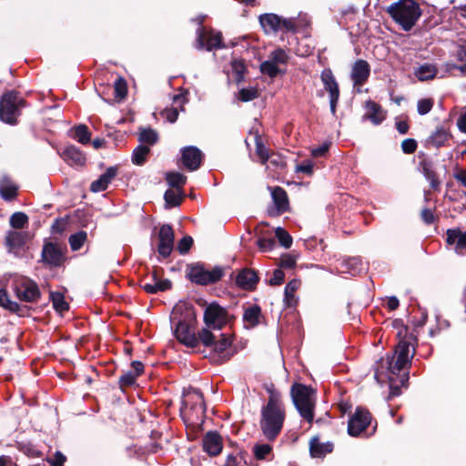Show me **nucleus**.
Returning a JSON list of instances; mask_svg holds the SVG:
<instances>
[{
  "label": "nucleus",
  "instance_id": "nucleus-49",
  "mask_svg": "<svg viewBox=\"0 0 466 466\" xmlns=\"http://www.w3.org/2000/svg\"><path fill=\"white\" fill-rule=\"evenodd\" d=\"M258 96V90L254 87L242 88L238 92V99L243 102L251 101Z\"/></svg>",
  "mask_w": 466,
  "mask_h": 466
},
{
  "label": "nucleus",
  "instance_id": "nucleus-15",
  "mask_svg": "<svg viewBox=\"0 0 466 466\" xmlns=\"http://www.w3.org/2000/svg\"><path fill=\"white\" fill-rule=\"evenodd\" d=\"M371 420L370 413L368 410L358 409L350 417L348 423V432L351 436H358L364 431Z\"/></svg>",
  "mask_w": 466,
  "mask_h": 466
},
{
  "label": "nucleus",
  "instance_id": "nucleus-54",
  "mask_svg": "<svg viewBox=\"0 0 466 466\" xmlns=\"http://www.w3.org/2000/svg\"><path fill=\"white\" fill-rule=\"evenodd\" d=\"M258 246L261 251H269L275 247V240L273 238H259Z\"/></svg>",
  "mask_w": 466,
  "mask_h": 466
},
{
  "label": "nucleus",
  "instance_id": "nucleus-32",
  "mask_svg": "<svg viewBox=\"0 0 466 466\" xmlns=\"http://www.w3.org/2000/svg\"><path fill=\"white\" fill-rule=\"evenodd\" d=\"M451 133L443 127L437 128L429 137L428 143L435 147H441L446 145L451 139Z\"/></svg>",
  "mask_w": 466,
  "mask_h": 466
},
{
  "label": "nucleus",
  "instance_id": "nucleus-58",
  "mask_svg": "<svg viewBox=\"0 0 466 466\" xmlns=\"http://www.w3.org/2000/svg\"><path fill=\"white\" fill-rule=\"evenodd\" d=\"M66 461V456L60 451H56L53 459H47L51 466H63Z\"/></svg>",
  "mask_w": 466,
  "mask_h": 466
},
{
  "label": "nucleus",
  "instance_id": "nucleus-24",
  "mask_svg": "<svg viewBox=\"0 0 466 466\" xmlns=\"http://www.w3.org/2000/svg\"><path fill=\"white\" fill-rule=\"evenodd\" d=\"M420 169L426 179L430 182L431 188L437 189L441 182L435 170L434 162L430 158L423 157L420 161Z\"/></svg>",
  "mask_w": 466,
  "mask_h": 466
},
{
  "label": "nucleus",
  "instance_id": "nucleus-1",
  "mask_svg": "<svg viewBox=\"0 0 466 466\" xmlns=\"http://www.w3.org/2000/svg\"><path fill=\"white\" fill-rule=\"evenodd\" d=\"M286 418L285 407L281 401L280 394L269 391L268 403L261 409L259 421L262 433L268 440H274L281 431Z\"/></svg>",
  "mask_w": 466,
  "mask_h": 466
},
{
  "label": "nucleus",
  "instance_id": "nucleus-59",
  "mask_svg": "<svg viewBox=\"0 0 466 466\" xmlns=\"http://www.w3.org/2000/svg\"><path fill=\"white\" fill-rule=\"evenodd\" d=\"M458 56L461 64L457 68L466 75V47L459 52Z\"/></svg>",
  "mask_w": 466,
  "mask_h": 466
},
{
  "label": "nucleus",
  "instance_id": "nucleus-31",
  "mask_svg": "<svg viewBox=\"0 0 466 466\" xmlns=\"http://www.w3.org/2000/svg\"><path fill=\"white\" fill-rule=\"evenodd\" d=\"M309 450L312 457L320 458L331 452L332 444L321 443L318 438H312L309 442Z\"/></svg>",
  "mask_w": 466,
  "mask_h": 466
},
{
  "label": "nucleus",
  "instance_id": "nucleus-36",
  "mask_svg": "<svg viewBox=\"0 0 466 466\" xmlns=\"http://www.w3.org/2000/svg\"><path fill=\"white\" fill-rule=\"evenodd\" d=\"M50 296H51L53 307L55 308V309L57 312L63 313V312L68 310V309H69L68 303L65 300V297L62 293L52 292Z\"/></svg>",
  "mask_w": 466,
  "mask_h": 466
},
{
  "label": "nucleus",
  "instance_id": "nucleus-41",
  "mask_svg": "<svg viewBox=\"0 0 466 466\" xmlns=\"http://www.w3.org/2000/svg\"><path fill=\"white\" fill-rule=\"evenodd\" d=\"M164 198L167 204L173 207L178 206L182 200V191L180 189H168L165 192Z\"/></svg>",
  "mask_w": 466,
  "mask_h": 466
},
{
  "label": "nucleus",
  "instance_id": "nucleus-57",
  "mask_svg": "<svg viewBox=\"0 0 466 466\" xmlns=\"http://www.w3.org/2000/svg\"><path fill=\"white\" fill-rule=\"evenodd\" d=\"M285 279V273L281 269H275L272 278L269 279V284L272 286L280 285Z\"/></svg>",
  "mask_w": 466,
  "mask_h": 466
},
{
  "label": "nucleus",
  "instance_id": "nucleus-21",
  "mask_svg": "<svg viewBox=\"0 0 466 466\" xmlns=\"http://www.w3.org/2000/svg\"><path fill=\"white\" fill-rule=\"evenodd\" d=\"M370 67L367 61L357 60L352 66L351 79L355 86H362L369 78Z\"/></svg>",
  "mask_w": 466,
  "mask_h": 466
},
{
  "label": "nucleus",
  "instance_id": "nucleus-61",
  "mask_svg": "<svg viewBox=\"0 0 466 466\" xmlns=\"http://www.w3.org/2000/svg\"><path fill=\"white\" fill-rule=\"evenodd\" d=\"M156 285H157V292L167 290V289H171V286H172L171 281L168 279L157 280Z\"/></svg>",
  "mask_w": 466,
  "mask_h": 466
},
{
  "label": "nucleus",
  "instance_id": "nucleus-7",
  "mask_svg": "<svg viewBox=\"0 0 466 466\" xmlns=\"http://www.w3.org/2000/svg\"><path fill=\"white\" fill-rule=\"evenodd\" d=\"M224 275L220 267H215L208 270L202 264H192L187 266V277L188 279L198 285H208L218 281Z\"/></svg>",
  "mask_w": 466,
  "mask_h": 466
},
{
  "label": "nucleus",
  "instance_id": "nucleus-23",
  "mask_svg": "<svg viewBox=\"0 0 466 466\" xmlns=\"http://www.w3.org/2000/svg\"><path fill=\"white\" fill-rule=\"evenodd\" d=\"M223 448L221 436L215 432L209 431L203 438V449L210 456L218 455Z\"/></svg>",
  "mask_w": 466,
  "mask_h": 466
},
{
  "label": "nucleus",
  "instance_id": "nucleus-11",
  "mask_svg": "<svg viewBox=\"0 0 466 466\" xmlns=\"http://www.w3.org/2000/svg\"><path fill=\"white\" fill-rule=\"evenodd\" d=\"M226 309L218 304L212 303L207 307L204 312L206 329H220L228 323Z\"/></svg>",
  "mask_w": 466,
  "mask_h": 466
},
{
  "label": "nucleus",
  "instance_id": "nucleus-48",
  "mask_svg": "<svg viewBox=\"0 0 466 466\" xmlns=\"http://www.w3.org/2000/svg\"><path fill=\"white\" fill-rule=\"evenodd\" d=\"M434 101L432 98L420 99L417 103V110L420 115L428 114L433 107Z\"/></svg>",
  "mask_w": 466,
  "mask_h": 466
},
{
  "label": "nucleus",
  "instance_id": "nucleus-29",
  "mask_svg": "<svg viewBox=\"0 0 466 466\" xmlns=\"http://www.w3.org/2000/svg\"><path fill=\"white\" fill-rule=\"evenodd\" d=\"M62 157L70 165L83 166L86 162L85 155L74 146L66 147Z\"/></svg>",
  "mask_w": 466,
  "mask_h": 466
},
{
  "label": "nucleus",
  "instance_id": "nucleus-38",
  "mask_svg": "<svg viewBox=\"0 0 466 466\" xmlns=\"http://www.w3.org/2000/svg\"><path fill=\"white\" fill-rule=\"evenodd\" d=\"M0 307L14 313L18 312L20 309L19 304L10 300L6 291L4 289H0Z\"/></svg>",
  "mask_w": 466,
  "mask_h": 466
},
{
  "label": "nucleus",
  "instance_id": "nucleus-63",
  "mask_svg": "<svg viewBox=\"0 0 466 466\" xmlns=\"http://www.w3.org/2000/svg\"><path fill=\"white\" fill-rule=\"evenodd\" d=\"M329 150V145L324 144L320 146L319 147L314 148L311 150V154L315 157H322L324 156Z\"/></svg>",
  "mask_w": 466,
  "mask_h": 466
},
{
  "label": "nucleus",
  "instance_id": "nucleus-3",
  "mask_svg": "<svg viewBox=\"0 0 466 466\" xmlns=\"http://www.w3.org/2000/svg\"><path fill=\"white\" fill-rule=\"evenodd\" d=\"M290 395L300 416L309 423H312L316 404L315 390L310 387L296 383L291 387Z\"/></svg>",
  "mask_w": 466,
  "mask_h": 466
},
{
  "label": "nucleus",
  "instance_id": "nucleus-60",
  "mask_svg": "<svg viewBox=\"0 0 466 466\" xmlns=\"http://www.w3.org/2000/svg\"><path fill=\"white\" fill-rule=\"evenodd\" d=\"M295 264V258L289 255H286L281 258L280 265L284 268H293Z\"/></svg>",
  "mask_w": 466,
  "mask_h": 466
},
{
  "label": "nucleus",
  "instance_id": "nucleus-55",
  "mask_svg": "<svg viewBox=\"0 0 466 466\" xmlns=\"http://www.w3.org/2000/svg\"><path fill=\"white\" fill-rule=\"evenodd\" d=\"M313 167H314L313 162L310 160H307V161H304L301 164L298 165L296 167V171L305 173L309 176H311L313 174Z\"/></svg>",
  "mask_w": 466,
  "mask_h": 466
},
{
  "label": "nucleus",
  "instance_id": "nucleus-34",
  "mask_svg": "<svg viewBox=\"0 0 466 466\" xmlns=\"http://www.w3.org/2000/svg\"><path fill=\"white\" fill-rule=\"evenodd\" d=\"M260 317V309L258 306L248 308L243 315V319L246 327L254 328L258 325Z\"/></svg>",
  "mask_w": 466,
  "mask_h": 466
},
{
  "label": "nucleus",
  "instance_id": "nucleus-44",
  "mask_svg": "<svg viewBox=\"0 0 466 466\" xmlns=\"http://www.w3.org/2000/svg\"><path fill=\"white\" fill-rule=\"evenodd\" d=\"M300 286V282L297 279L290 280L285 288V299L288 304H292L294 301L295 293Z\"/></svg>",
  "mask_w": 466,
  "mask_h": 466
},
{
  "label": "nucleus",
  "instance_id": "nucleus-9",
  "mask_svg": "<svg viewBox=\"0 0 466 466\" xmlns=\"http://www.w3.org/2000/svg\"><path fill=\"white\" fill-rule=\"evenodd\" d=\"M199 339L202 345L212 349L218 354L226 356L227 350L231 347L232 339L230 335L219 334L216 336L208 329H201L199 330Z\"/></svg>",
  "mask_w": 466,
  "mask_h": 466
},
{
  "label": "nucleus",
  "instance_id": "nucleus-4",
  "mask_svg": "<svg viewBox=\"0 0 466 466\" xmlns=\"http://www.w3.org/2000/svg\"><path fill=\"white\" fill-rule=\"evenodd\" d=\"M415 354L414 346L411 344L410 339H400L396 346L393 357L387 358L386 363L388 370L391 374H397L401 370L405 369L411 362V359Z\"/></svg>",
  "mask_w": 466,
  "mask_h": 466
},
{
  "label": "nucleus",
  "instance_id": "nucleus-37",
  "mask_svg": "<svg viewBox=\"0 0 466 466\" xmlns=\"http://www.w3.org/2000/svg\"><path fill=\"white\" fill-rule=\"evenodd\" d=\"M436 67L429 64L420 66L416 71L417 77L422 81L432 79L436 76Z\"/></svg>",
  "mask_w": 466,
  "mask_h": 466
},
{
  "label": "nucleus",
  "instance_id": "nucleus-14",
  "mask_svg": "<svg viewBox=\"0 0 466 466\" xmlns=\"http://www.w3.org/2000/svg\"><path fill=\"white\" fill-rule=\"evenodd\" d=\"M15 292L20 300L25 302H35L41 296L38 286L34 281L27 279H22L16 281Z\"/></svg>",
  "mask_w": 466,
  "mask_h": 466
},
{
  "label": "nucleus",
  "instance_id": "nucleus-19",
  "mask_svg": "<svg viewBox=\"0 0 466 466\" xmlns=\"http://www.w3.org/2000/svg\"><path fill=\"white\" fill-rule=\"evenodd\" d=\"M181 159L187 169L196 170L200 167L202 153L195 147H186L181 150Z\"/></svg>",
  "mask_w": 466,
  "mask_h": 466
},
{
  "label": "nucleus",
  "instance_id": "nucleus-52",
  "mask_svg": "<svg viewBox=\"0 0 466 466\" xmlns=\"http://www.w3.org/2000/svg\"><path fill=\"white\" fill-rule=\"evenodd\" d=\"M256 152L261 161L264 163L268 158V153L265 146L262 144L260 138L258 137H256Z\"/></svg>",
  "mask_w": 466,
  "mask_h": 466
},
{
  "label": "nucleus",
  "instance_id": "nucleus-26",
  "mask_svg": "<svg viewBox=\"0 0 466 466\" xmlns=\"http://www.w3.org/2000/svg\"><path fill=\"white\" fill-rule=\"evenodd\" d=\"M366 113L364 117L370 120L374 125H380L386 117V112L382 107L373 101L366 102Z\"/></svg>",
  "mask_w": 466,
  "mask_h": 466
},
{
  "label": "nucleus",
  "instance_id": "nucleus-47",
  "mask_svg": "<svg viewBox=\"0 0 466 466\" xmlns=\"http://www.w3.org/2000/svg\"><path fill=\"white\" fill-rule=\"evenodd\" d=\"M114 89L116 97L124 98L127 94L126 80L123 77H118L114 84Z\"/></svg>",
  "mask_w": 466,
  "mask_h": 466
},
{
  "label": "nucleus",
  "instance_id": "nucleus-51",
  "mask_svg": "<svg viewBox=\"0 0 466 466\" xmlns=\"http://www.w3.org/2000/svg\"><path fill=\"white\" fill-rule=\"evenodd\" d=\"M137 375L133 371L128 370L123 374L119 379V384L121 387H128L133 385L137 380Z\"/></svg>",
  "mask_w": 466,
  "mask_h": 466
},
{
  "label": "nucleus",
  "instance_id": "nucleus-50",
  "mask_svg": "<svg viewBox=\"0 0 466 466\" xmlns=\"http://www.w3.org/2000/svg\"><path fill=\"white\" fill-rule=\"evenodd\" d=\"M271 446L268 444H258L254 446L253 451L258 460H264L271 452Z\"/></svg>",
  "mask_w": 466,
  "mask_h": 466
},
{
  "label": "nucleus",
  "instance_id": "nucleus-28",
  "mask_svg": "<svg viewBox=\"0 0 466 466\" xmlns=\"http://www.w3.org/2000/svg\"><path fill=\"white\" fill-rule=\"evenodd\" d=\"M258 279L257 273L252 269H243L240 271L236 279L237 284L245 289H252L257 284Z\"/></svg>",
  "mask_w": 466,
  "mask_h": 466
},
{
  "label": "nucleus",
  "instance_id": "nucleus-5",
  "mask_svg": "<svg viewBox=\"0 0 466 466\" xmlns=\"http://www.w3.org/2000/svg\"><path fill=\"white\" fill-rule=\"evenodd\" d=\"M25 106V100L15 91L5 93L0 101V118L2 121L15 125L20 116V109Z\"/></svg>",
  "mask_w": 466,
  "mask_h": 466
},
{
  "label": "nucleus",
  "instance_id": "nucleus-22",
  "mask_svg": "<svg viewBox=\"0 0 466 466\" xmlns=\"http://www.w3.org/2000/svg\"><path fill=\"white\" fill-rule=\"evenodd\" d=\"M446 235L447 244L451 246L456 253L462 254L464 249H466V232H462L459 228H454L448 229Z\"/></svg>",
  "mask_w": 466,
  "mask_h": 466
},
{
  "label": "nucleus",
  "instance_id": "nucleus-30",
  "mask_svg": "<svg viewBox=\"0 0 466 466\" xmlns=\"http://www.w3.org/2000/svg\"><path fill=\"white\" fill-rule=\"evenodd\" d=\"M18 187L7 177L0 179V195L5 200H13L17 196Z\"/></svg>",
  "mask_w": 466,
  "mask_h": 466
},
{
  "label": "nucleus",
  "instance_id": "nucleus-33",
  "mask_svg": "<svg viewBox=\"0 0 466 466\" xmlns=\"http://www.w3.org/2000/svg\"><path fill=\"white\" fill-rule=\"evenodd\" d=\"M190 397L194 400L195 404L194 406L188 407L187 400H186L184 402V412L189 417H192L193 414L191 413L193 411L196 412L197 416L204 413L205 409L202 394L199 391H195Z\"/></svg>",
  "mask_w": 466,
  "mask_h": 466
},
{
  "label": "nucleus",
  "instance_id": "nucleus-45",
  "mask_svg": "<svg viewBox=\"0 0 466 466\" xmlns=\"http://www.w3.org/2000/svg\"><path fill=\"white\" fill-rule=\"evenodd\" d=\"M28 222L27 216L23 212H15L10 218V225L14 228H23Z\"/></svg>",
  "mask_w": 466,
  "mask_h": 466
},
{
  "label": "nucleus",
  "instance_id": "nucleus-43",
  "mask_svg": "<svg viewBox=\"0 0 466 466\" xmlns=\"http://www.w3.org/2000/svg\"><path fill=\"white\" fill-rule=\"evenodd\" d=\"M157 134L151 128L142 129L139 133V141L147 145H154L157 141Z\"/></svg>",
  "mask_w": 466,
  "mask_h": 466
},
{
  "label": "nucleus",
  "instance_id": "nucleus-62",
  "mask_svg": "<svg viewBox=\"0 0 466 466\" xmlns=\"http://www.w3.org/2000/svg\"><path fill=\"white\" fill-rule=\"evenodd\" d=\"M131 371L137 375V377L140 376L144 371V365L142 362L135 360L131 363Z\"/></svg>",
  "mask_w": 466,
  "mask_h": 466
},
{
  "label": "nucleus",
  "instance_id": "nucleus-46",
  "mask_svg": "<svg viewBox=\"0 0 466 466\" xmlns=\"http://www.w3.org/2000/svg\"><path fill=\"white\" fill-rule=\"evenodd\" d=\"M275 235L284 248H289L292 245V238L284 228H277Z\"/></svg>",
  "mask_w": 466,
  "mask_h": 466
},
{
  "label": "nucleus",
  "instance_id": "nucleus-10",
  "mask_svg": "<svg viewBox=\"0 0 466 466\" xmlns=\"http://www.w3.org/2000/svg\"><path fill=\"white\" fill-rule=\"evenodd\" d=\"M175 335L177 340L189 348H196L201 344L199 339V331L195 332L192 323L186 319L178 321L176 327Z\"/></svg>",
  "mask_w": 466,
  "mask_h": 466
},
{
  "label": "nucleus",
  "instance_id": "nucleus-6",
  "mask_svg": "<svg viewBox=\"0 0 466 466\" xmlns=\"http://www.w3.org/2000/svg\"><path fill=\"white\" fill-rule=\"evenodd\" d=\"M259 23L266 34L295 33L299 27L296 18H286L275 14L261 15Z\"/></svg>",
  "mask_w": 466,
  "mask_h": 466
},
{
  "label": "nucleus",
  "instance_id": "nucleus-53",
  "mask_svg": "<svg viewBox=\"0 0 466 466\" xmlns=\"http://www.w3.org/2000/svg\"><path fill=\"white\" fill-rule=\"evenodd\" d=\"M402 151L406 154H412L417 148V142L412 138H407L401 143Z\"/></svg>",
  "mask_w": 466,
  "mask_h": 466
},
{
  "label": "nucleus",
  "instance_id": "nucleus-56",
  "mask_svg": "<svg viewBox=\"0 0 466 466\" xmlns=\"http://www.w3.org/2000/svg\"><path fill=\"white\" fill-rule=\"evenodd\" d=\"M193 244V239L191 237H184L177 245V249L181 254L187 253Z\"/></svg>",
  "mask_w": 466,
  "mask_h": 466
},
{
  "label": "nucleus",
  "instance_id": "nucleus-16",
  "mask_svg": "<svg viewBox=\"0 0 466 466\" xmlns=\"http://www.w3.org/2000/svg\"><path fill=\"white\" fill-rule=\"evenodd\" d=\"M271 197L274 202V207L268 210L270 217H277L288 211L289 208V198L283 188L280 187H272Z\"/></svg>",
  "mask_w": 466,
  "mask_h": 466
},
{
  "label": "nucleus",
  "instance_id": "nucleus-64",
  "mask_svg": "<svg viewBox=\"0 0 466 466\" xmlns=\"http://www.w3.org/2000/svg\"><path fill=\"white\" fill-rule=\"evenodd\" d=\"M458 127L463 133H466V112L462 113L457 120Z\"/></svg>",
  "mask_w": 466,
  "mask_h": 466
},
{
  "label": "nucleus",
  "instance_id": "nucleus-12",
  "mask_svg": "<svg viewBox=\"0 0 466 466\" xmlns=\"http://www.w3.org/2000/svg\"><path fill=\"white\" fill-rule=\"evenodd\" d=\"M197 48H205L208 51L223 47L222 35L214 30H206L199 27L197 30Z\"/></svg>",
  "mask_w": 466,
  "mask_h": 466
},
{
  "label": "nucleus",
  "instance_id": "nucleus-18",
  "mask_svg": "<svg viewBox=\"0 0 466 466\" xmlns=\"http://www.w3.org/2000/svg\"><path fill=\"white\" fill-rule=\"evenodd\" d=\"M42 259L46 264L49 266L58 267L63 264L66 257L61 247L49 242L46 243L43 248Z\"/></svg>",
  "mask_w": 466,
  "mask_h": 466
},
{
  "label": "nucleus",
  "instance_id": "nucleus-42",
  "mask_svg": "<svg viewBox=\"0 0 466 466\" xmlns=\"http://www.w3.org/2000/svg\"><path fill=\"white\" fill-rule=\"evenodd\" d=\"M74 138L81 144H87L90 141V132L85 125L77 126L74 129Z\"/></svg>",
  "mask_w": 466,
  "mask_h": 466
},
{
  "label": "nucleus",
  "instance_id": "nucleus-35",
  "mask_svg": "<svg viewBox=\"0 0 466 466\" xmlns=\"http://www.w3.org/2000/svg\"><path fill=\"white\" fill-rule=\"evenodd\" d=\"M87 240V233L86 231H78L71 235L68 242L72 250H79Z\"/></svg>",
  "mask_w": 466,
  "mask_h": 466
},
{
  "label": "nucleus",
  "instance_id": "nucleus-39",
  "mask_svg": "<svg viewBox=\"0 0 466 466\" xmlns=\"http://www.w3.org/2000/svg\"><path fill=\"white\" fill-rule=\"evenodd\" d=\"M166 179L171 187L179 189L186 184L187 177L178 172H167L166 174Z\"/></svg>",
  "mask_w": 466,
  "mask_h": 466
},
{
  "label": "nucleus",
  "instance_id": "nucleus-40",
  "mask_svg": "<svg viewBox=\"0 0 466 466\" xmlns=\"http://www.w3.org/2000/svg\"><path fill=\"white\" fill-rule=\"evenodd\" d=\"M149 151L150 149L148 146H138L137 147L135 148L133 152V162L137 165H142L145 162L147 155L149 154Z\"/></svg>",
  "mask_w": 466,
  "mask_h": 466
},
{
  "label": "nucleus",
  "instance_id": "nucleus-13",
  "mask_svg": "<svg viewBox=\"0 0 466 466\" xmlns=\"http://www.w3.org/2000/svg\"><path fill=\"white\" fill-rule=\"evenodd\" d=\"M320 79L323 84L324 89L329 95L330 111L332 115L336 114L337 104L339 99L340 91L339 84L329 68H325L320 74Z\"/></svg>",
  "mask_w": 466,
  "mask_h": 466
},
{
  "label": "nucleus",
  "instance_id": "nucleus-27",
  "mask_svg": "<svg viewBox=\"0 0 466 466\" xmlns=\"http://www.w3.org/2000/svg\"><path fill=\"white\" fill-rule=\"evenodd\" d=\"M25 243V234L20 231H9L5 237V245L9 252L17 254Z\"/></svg>",
  "mask_w": 466,
  "mask_h": 466
},
{
  "label": "nucleus",
  "instance_id": "nucleus-2",
  "mask_svg": "<svg viewBox=\"0 0 466 466\" xmlns=\"http://www.w3.org/2000/svg\"><path fill=\"white\" fill-rule=\"evenodd\" d=\"M387 12L403 30H410L421 13L419 5L413 0H399L387 8Z\"/></svg>",
  "mask_w": 466,
  "mask_h": 466
},
{
  "label": "nucleus",
  "instance_id": "nucleus-20",
  "mask_svg": "<svg viewBox=\"0 0 466 466\" xmlns=\"http://www.w3.org/2000/svg\"><path fill=\"white\" fill-rule=\"evenodd\" d=\"M187 92L185 91L183 93L175 95L173 96V104L175 106L171 108H166L160 113L161 116L165 117L168 122H176L178 116L179 109L184 111V105L187 101Z\"/></svg>",
  "mask_w": 466,
  "mask_h": 466
},
{
  "label": "nucleus",
  "instance_id": "nucleus-17",
  "mask_svg": "<svg viewBox=\"0 0 466 466\" xmlns=\"http://www.w3.org/2000/svg\"><path fill=\"white\" fill-rule=\"evenodd\" d=\"M174 247V231L169 225H163L158 233V253L167 258L170 255Z\"/></svg>",
  "mask_w": 466,
  "mask_h": 466
},
{
  "label": "nucleus",
  "instance_id": "nucleus-25",
  "mask_svg": "<svg viewBox=\"0 0 466 466\" xmlns=\"http://www.w3.org/2000/svg\"><path fill=\"white\" fill-rule=\"evenodd\" d=\"M116 175L117 168L116 167H108L104 174L91 183L90 190L95 193L106 190Z\"/></svg>",
  "mask_w": 466,
  "mask_h": 466
},
{
  "label": "nucleus",
  "instance_id": "nucleus-8",
  "mask_svg": "<svg viewBox=\"0 0 466 466\" xmlns=\"http://www.w3.org/2000/svg\"><path fill=\"white\" fill-rule=\"evenodd\" d=\"M289 59V56L284 49H274L269 53L268 59L260 64V72L270 78H275L278 75H283L285 71L281 70L279 66H286Z\"/></svg>",
  "mask_w": 466,
  "mask_h": 466
}]
</instances>
